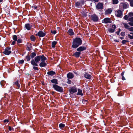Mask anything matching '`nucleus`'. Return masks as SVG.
Masks as SVG:
<instances>
[{"label":"nucleus","mask_w":133,"mask_h":133,"mask_svg":"<svg viewBox=\"0 0 133 133\" xmlns=\"http://www.w3.org/2000/svg\"><path fill=\"white\" fill-rule=\"evenodd\" d=\"M82 41L80 37H76L74 38L72 41L71 47L73 49H76L81 45Z\"/></svg>","instance_id":"1"},{"label":"nucleus","mask_w":133,"mask_h":133,"mask_svg":"<svg viewBox=\"0 0 133 133\" xmlns=\"http://www.w3.org/2000/svg\"><path fill=\"white\" fill-rule=\"evenodd\" d=\"M41 59V61H46L47 58L43 55H39L35 57L34 59V61L38 63Z\"/></svg>","instance_id":"2"},{"label":"nucleus","mask_w":133,"mask_h":133,"mask_svg":"<svg viewBox=\"0 0 133 133\" xmlns=\"http://www.w3.org/2000/svg\"><path fill=\"white\" fill-rule=\"evenodd\" d=\"M90 18L91 20L95 22H98L99 20V18L98 16L95 14H93L90 16Z\"/></svg>","instance_id":"3"},{"label":"nucleus","mask_w":133,"mask_h":133,"mask_svg":"<svg viewBox=\"0 0 133 133\" xmlns=\"http://www.w3.org/2000/svg\"><path fill=\"white\" fill-rule=\"evenodd\" d=\"M11 49V47H7L4 49V51L3 53L5 55H9L11 53V51L10 50Z\"/></svg>","instance_id":"4"},{"label":"nucleus","mask_w":133,"mask_h":133,"mask_svg":"<svg viewBox=\"0 0 133 133\" xmlns=\"http://www.w3.org/2000/svg\"><path fill=\"white\" fill-rule=\"evenodd\" d=\"M53 87L55 90L58 91H63V88L56 84L53 85Z\"/></svg>","instance_id":"5"},{"label":"nucleus","mask_w":133,"mask_h":133,"mask_svg":"<svg viewBox=\"0 0 133 133\" xmlns=\"http://www.w3.org/2000/svg\"><path fill=\"white\" fill-rule=\"evenodd\" d=\"M77 90H78V91H82V90L76 88L75 86H74L71 88L69 91H77Z\"/></svg>","instance_id":"6"},{"label":"nucleus","mask_w":133,"mask_h":133,"mask_svg":"<svg viewBox=\"0 0 133 133\" xmlns=\"http://www.w3.org/2000/svg\"><path fill=\"white\" fill-rule=\"evenodd\" d=\"M102 23L107 24L111 23L112 21L110 18L107 17L104 18L103 20L102 21Z\"/></svg>","instance_id":"7"},{"label":"nucleus","mask_w":133,"mask_h":133,"mask_svg":"<svg viewBox=\"0 0 133 133\" xmlns=\"http://www.w3.org/2000/svg\"><path fill=\"white\" fill-rule=\"evenodd\" d=\"M36 36H38L40 37H43L44 36L46 35V33L42 31H39L37 34H36Z\"/></svg>","instance_id":"8"},{"label":"nucleus","mask_w":133,"mask_h":133,"mask_svg":"<svg viewBox=\"0 0 133 133\" xmlns=\"http://www.w3.org/2000/svg\"><path fill=\"white\" fill-rule=\"evenodd\" d=\"M115 15L116 17H120L122 15V12L121 10H118L115 12Z\"/></svg>","instance_id":"9"},{"label":"nucleus","mask_w":133,"mask_h":133,"mask_svg":"<svg viewBox=\"0 0 133 133\" xmlns=\"http://www.w3.org/2000/svg\"><path fill=\"white\" fill-rule=\"evenodd\" d=\"M87 49V47L85 46H80L76 49L77 51L81 52Z\"/></svg>","instance_id":"10"},{"label":"nucleus","mask_w":133,"mask_h":133,"mask_svg":"<svg viewBox=\"0 0 133 133\" xmlns=\"http://www.w3.org/2000/svg\"><path fill=\"white\" fill-rule=\"evenodd\" d=\"M96 8L98 9H101V10L103 9V4L99 2L98 3L97 5H96Z\"/></svg>","instance_id":"11"},{"label":"nucleus","mask_w":133,"mask_h":133,"mask_svg":"<svg viewBox=\"0 0 133 133\" xmlns=\"http://www.w3.org/2000/svg\"><path fill=\"white\" fill-rule=\"evenodd\" d=\"M81 54V52L79 51H76L73 54L72 56L76 58H77L79 57L80 55Z\"/></svg>","instance_id":"12"},{"label":"nucleus","mask_w":133,"mask_h":133,"mask_svg":"<svg viewBox=\"0 0 133 133\" xmlns=\"http://www.w3.org/2000/svg\"><path fill=\"white\" fill-rule=\"evenodd\" d=\"M112 10L111 8H109L105 10V15L110 14L112 11Z\"/></svg>","instance_id":"13"},{"label":"nucleus","mask_w":133,"mask_h":133,"mask_svg":"<svg viewBox=\"0 0 133 133\" xmlns=\"http://www.w3.org/2000/svg\"><path fill=\"white\" fill-rule=\"evenodd\" d=\"M84 76L85 78L88 79H90L92 77V76L88 73L85 72L84 75Z\"/></svg>","instance_id":"14"},{"label":"nucleus","mask_w":133,"mask_h":133,"mask_svg":"<svg viewBox=\"0 0 133 133\" xmlns=\"http://www.w3.org/2000/svg\"><path fill=\"white\" fill-rule=\"evenodd\" d=\"M76 92H69V94L70 95V97L72 98L76 97L77 96V94L75 93Z\"/></svg>","instance_id":"15"},{"label":"nucleus","mask_w":133,"mask_h":133,"mask_svg":"<svg viewBox=\"0 0 133 133\" xmlns=\"http://www.w3.org/2000/svg\"><path fill=\"white\" fill-rule=\"evenodd\" d=\"M67 76L68 79H71L74 77V75L72 73L69 72L67 74Z\"/></svg>","instance_id":"16"},{"label":"nucleus","mask_w":133,"mask_h":133,"mask_svg":"<svg viewBox=\"0 0 133 133\" xmlns=\"http://www.w3.org/2000/svg\"><path fill=\"white\" fill-rule=\"evenodd\" d=\"M25 26L27 30H30L31 28L32 25H31L29 23H27L25 24Z\"/></svg>","instance_id":"17"},{"label":"nucleus","mask_w":133,"mask_h":133,"mask_svg":"<svg viewBox=\"0 0 133 133\" xmlns=\"http://www.w3.org/2000/svg\"><path fill=\"white\" fill-rule=\"evenodd\" d=\"M47 74L49 75L52 76L56 74V72L53 71H48L47 72Z\"/></svg>","instance_id":"18"},{"label":"nucleus","mask_w":133,"mask_h":133,"mask_svg":"<svg viewBox=\"0 0 133 133\" xmlns=\"http://www.w3.org/2000/svg\"><path fill=\"white\" fill-rule=\"evenodd\" d=\"M45 61H42L41 63L39 64V65L41 67H44L47 65L46 63L44 62Z\"/></svg>","instance_id":"19"},{"label":"nucleus","mask_w":133,"mask_h":133,"mask_svg":"<svg viewBox=\"0 0 133 133\" xmlns=\"http://www.w3.org/2000/svg\"><path fill=\"white\" fill-rule=\"evenodd\" d=\"M68 32L69 33V35L70 36L74 35H75L74 33L73 30L71 29H69L68 31Z\"/></svg>","instance_id":"20"},{"label":"nucleus","mask_w":133,"mask_h":133,"mask_svg":"<svg viewBox=\"0 0 133 133\" xmlns=\"http://www.w3.org/2000/svg\"><path fill=\"white\" fill-rule=\"evenodd\" d=\"M31 64L33 66H38V65L37 64V63H36L34 61V59H32L31 61Z\"/></svg>","instance_id":"21"},{"label":"nucleus","mask_w":133,"mask_h":133,"mask_svg":"<svg viewBox=\"0 0 133 133\" xmlns=\"http://www.w3.org/2000/svg\"><path fill=\"white\" fill-rule=\"evenodd\" d=\"M51 81L52 83L55 84L56 85L58 84V80L56 78H54L51 80Z\"/></svg>","instance_id":"22"},{"label":"nucleus","mask_w":133,"mask_h":133,"mask_svg":"<svg viewBox=\"0 0 133 133\" xmlns=\"http://www.w3.org/2000/svg\"><path fill=\"white\" fill-rule=\"evenodd\" d=\"M75 6L77 8L81 7H82V5L79 2H76L75 3Z\"/></svg>","instance_id":"23"},{"label":"nucleus","mask_w":133,"mask_h":133,"mask_svg":"<svg viewBox=\"0 0 133 133\" xmlns=\"http://www.w3.org/2000/svg\"><path fill=\"white\" fill-rule=\"evenodd\" d=\"M30 39L31 41L34 42L36 40V38L34 35H32L30 36Z\"/></svg>","instance_id":"24"},{"label":"nucleus","mask_w":133,"mask_h":133,"mask_svg":"<svg viewBox=\"0 0 133 133\" xmlns=\"http://www.w3.org/2000/svg\"><path fill=\"white\" fill-rule=\"evenodd\" d=\"M14 84H15L16 85L17 87V89H19L20 88V85L19 83V81H17L15 82Z\"/></svg>","instance_id":"25"},{"label":"nucleus","mask_w":133,"mask_h":133,"mask_svg":"<svg viewBox=\"0 0 133 133\" xmlns=\"http://www.w3.org/2000/svg\"><path fill=\"white\" fill-rule=\"evenodd\" d=\"M57 43V42L56 41H54L52 43L51 47L52 48H55V46Z\"/></svg>","instance_id":"26"},{"label":"nucleus","mask_w":133,"mask_h":133,"mask_svg":"<svg viewBox=\"0 0 133 133\" xmlns=\"http://www.w3.org/2000/svg\"><path fill=\"white\" fill-rule=\"evenodd\" d=\"M31 59V57L30 55L28 54L25 57V59L28 62Z\"/></svg>","instance_id":"27"},{"label":"nucleus","mask_w":133,"mask_h":133,"mask_svg":"<svg viewBox=\"0 0 133 133\" xmlns=\"http://www.w3.org/2000/svg\"><path fill=\"white\" fill-rule=\"evenodd\" d=\"M8 93H5V96L4 97H6V96H8L9 98L10 97H11L12 96L10 95L12 93V92H8Z\"/></svg>","instance_id":"28"},{"label":"nucleus","mask_w":133,"mask_h":133,"mask_svg":"<svg viewBox=\"0 0 133 133\" xmlns=\"http://www.w3.org/2000/svg\"><path fill=\"white\" fill-rule=\"evenodd\" d=\"M128 3H124L123 4V7L124 9H126L128 7Z\"/></svg>","instance_id":"29"},{"label":"nucleus","mask_w":133,"mask_h":133,"mask_svg":"<svg viewBox=\"0 0 133 133\" xmlns=\"http://www.w3.org/2000/svg\"><path fill=\"white\" fill-rule=\"evenodd\" d=\"M5 11L8 14L10 13V10L9 7H7V5L6 6V7H5Z\"/></svg>","instance_id":"30"},{"label":"nucleus","mask_w":133,"mask_h":133,"mask_svg":"<svg viewBox=\"0 0 133 133\" xmlns=\"http://www.w3.org/2000/svg\"><path fill=\"white\" fill-rule=\"evenodd\" d=\"M5 83L6 82L4 80L1 81L0 82V84L4 88L5 87V86H4V85L5 84Z\"/></svg>","instance_id":"31"},{"label":"nucleus","mask_w":133,"mask_h":133,"mask_svg":"<svg viewBox=\"0 0 133 133\" xmlns=\"http://www.w3.org/2000/svg\"><path fill=\"white\" fill-rule=\"evenodd\" d=\"M36 55V53L35 52H33L31 53L30 55V57L33 59Z\"/></svg>","instance_id":"32"},{"label":"nucleus","mask_w":133,"mask_h":133,"mask_svg":"<svg viewBox=\"0 0 133 133\" xmlns=\"http://www.w3.org/2000/svg\"><path fill=\"white\" fill-rule=\"evenodd\" d=\"M65 125L63 123H61L59 124V128L62 130L65 127Z\"/></svg>","instance_id":"33"},{"label":"nucleus","mask_w":133,"mask_h":133,"mask_svg":"<svg viewBox=\"0 0 133 133\" xmlns=\"http://www.w3.org/2000/svg\"><path fill=\"white\" fill-rule=\"evenodd\" d=\"M108 31L110 33H113L115 32V29L111 28H109Z\"/></svg>","instance_id":"34"},{"label":"nucleus","mask_w":133,"mask_h":133,"mask_svg":"<svg viewBox=\"0 0 133 133\" xmlns=\"http://www.w3.org/2000/svg\"><path fill=\"white\" fill-rule=\"evenodd\" d=\"M30 45H27V48L26 49L27 50H28L29 51H30L31 50V48L32 47V46H29Z\"/></svg>","instance_id":"35"},{"label":"nucleus","mask_w":133,"mask_h":133,"mask_svg":"<svg viewBox=\"0 0 133 133\" xmlns=\"http://www.w3.org/2000/svg\"><path fill=\"white\" fill-rule=\"evenodd\" d=\"M123 25L125 29H128L129 30V28H129V26L127 24L124 23Z\"/></svg>","instance_id":"36"},{"label":"nucleus","mask_w":133,"mask_h":133,"mask_svg":"<svg viewBox=\"0 0 133 133\" xmlns=\"http://www.w3.org/2000/svg\"><path fill=\"white\" fill-rule=\"evenodd\" d=\"M17 36L16 35L13 36V39L14 41H17Z\"/></svg>","instance_id":"37"},{"label":"nucleus","mask_w":133,"mask_h":133,"mask_svg":"<svg viewBox=\"0 0 133 133\" xmlns=\"http://www.w3.org/2000/svg\"><path fill=\"white\" fill-rule=\"evenodd\" d=\"M124 94L123 93V92H119L118 93V96H122Z\"/></svg>","instance_id":"38"},{"label":"nucleus","mask_w":133,"mask_h":133,"mask_svg":"<svg viewBox=\"0 0 133 133\" xmlns=\"http://www.w3.org/2000/svg\"><path fill=\"white\" fill-rule=\"evenodd\" d=\"M118 2V0H113L112 3L113 4H117Z\"/></svg>","instance_id":"39"},{"label":"nucleus","mask_w":133,"mask_h":133,"mask_svg":"<svg viewBox=\"0 0 133 133\" xmlns=\"http://www.w3.org/2000/svg\"><path fill=\"white\" fill-rule=\"evenodd\" d=\"M24 62V61L23 59L19 60L18 62V63L19 64H23Z\"/></svg>","instance_id":"40"},{"label":"nucleus","mask_w":133,"mask_h":133,"mask_svg":"<svg viewBox=\"0 0 133 133\" xmlns=\"http://www.w3.org/2000/svg\"><path fill=\"white\" fill-rule=\"evenodd\" d=\"M17 43H22V39H18L17 41Z\"/></svg>","instance_id":"41"},{"label":"nucleus","mask_w":133,"mask_h":133,"mask_svg":"<svg viewBox=\"0 0 133 133\" xmlns=\"http://www.w3.org/2000/svg\"><path fill=\"white\" fill-rule=\"evenodd\" d=\"M123 37H124L125 36V32H122L120 34Z\"/></svg>","instance_id":"42"},{"label":"nucleus","mask_w":133,"mask_h":133,"mask_svg":"<svg viewBox=\"0 0 133 133\" xmlns=\"http://www.w3.org/2000/svg\"><path fill=\"white\" fill-rule=\"evenodd\" d=\"M9 130L10 131H14V128L12 127H11V126L9 127Z\"/></svg>","instance_id":"43"},{"label":"nucleus","mask_w":133,"mask_h":133,"mask_svg":"<svg viewBox=\"0 0 133 133\" xmlns=\"http://www.w3.org/2000/svg\"><path fill=\"white\" fill-rule=\"evenodd\" d=\"M88 102V101L87 100H85L84 99H83L82 100V102L83 104L86 103L87 104V103Z\"/></svg>","instance_id":"44"},{"label":"nucleus","mask_w":133,"mask_h":133,"mask_svg":"<svg viewBox=\"0 0 133 133\" xmlns=\"http://www.w3.org/2000/svg\"><path fill=\"white\" fill-rule=\"evenodd\" d=\"M33 69H34L35 70H39L38 68L37 67L35 66H33Z\"/></svg>","instance_id":"45"},{"label":"nucleus","mask_w":133,"mask_h":133,"mask_svg":"<svg viewBox=\"0 0 133 133\" xmlns=\"http://www.w3.org/2000/svg\"><path fill=\"white\" fill-rule=\"evenodd\" d=\"M82 92H78L77 94H76V95H81V96H82L83 95V94L82 93Z\"/></svg>","instance_id":"46"},{"label":"nucleus","mask_w":133,"mask_h":133,"mask_svg":"<svg viewBox=\"0 0 133 133\" xmlns=\"http://www.w3.org/2000/svg\"><path fill=\"white\" fill-rule=\"evenodd\" d=\"M128 20L129 21L133 22V17L129 18Z\"/></svg>","instance_id":"47"},{"label":"nucleus","mask_w":133,"mask_h":133,"mask_svg":"<svg viewBox=\"0 0 133 133\" xmlns=\"http://www.w3.org/2000/svg\"><path fill=\"white\" fill-rule=\"evenodd\" d=\"M129 16H128L127 15H125L124 16V18L125 20H127Z\"/></svg>","instance_id":"48"},{"label":"nucleus","mask_w":133,"mask_h":133,"mask_svg":"<svg viewBox=\"0 0 133 133\" xmlns=\"http://www.w3.org/2000/svg\"><path fill=\"white\" fill-rule=\"evenodd\" d=\"M129 37L131 39H133V35L131 36L130 34H128V35Z\"/></svg>","instance_id":"49"},{"label":"nucleus","mask_w":133,"mask_h":133,"mask_svg":"<svg viewBox=\"0 0 133 133\" xmlns=\"http://www.w3.org/2000/svg\"><path fill=\"white\" fill-rule=\"evenodd\" d=\"M51 32L52 34H55L56 33V30H51L50 31Z\"/></svg>","instance_id":"50"},{"label":"nucleus","mask_w":133,"mask_h":133,"mask_svg":"<svg viewBox=\"0 0 133 133\" xmlns=\"http://www.w3.org/2000/svg\"><path fill=\"white\" fill-rule=\"evenodd\" d=\"M130 5L131 7H133V0L129 2Z\"/></svg>","instance_id":"51"},{"label":"nucleus","mask_w":133,"mask_h":133,"mask_svg":"<svg viewBox=\"0 0 133 133\" xmlns=\"http://www.w3.org/2000/svg\"><path fill=\"white\" fill-rule=\"evenodd\" d=\"M129 16L130 17L133 16V12H130L128 14Z\"/></svg>","instance_id":"52"},{"label":"nucleus","mask_w":133,"mask_h":133,"mask_svg":"<svg viewBox=\"0 0 133 133\" xmlns=\"http://www.w3.org/2000/svg\"><path fill=\"white\" fill-rule=\"evenodd\" d=\"M79 2H80L81 4L82 5V4L83 5L84 4V1L83 0H82L80 1Z\"/></svg>","instance_id":"53"},{"label":"nucleus","mask_w":133,"mask_h":133,"mask_svg":"<svg viewBox=\"0 0 133 133\" xmlns=\"http://www.w3.org/2000/svg\"><path fill=\"white\" fill-rule=\"evenodd\" d=\"M67 83L69 84H70L71 83V81L69 79H68V81L67 82Z\"/></svg>","instance_id":"54"},{"label":"nucleus","mask_w":133,"mask_h":133,"mask_svg":"<svg viewBox=\"0 0 133 133\" xmlns=\"http://www.w3.org/2000/svg\"><path fill=\"white\" fill-rule=\"evenodd\" d=\"M3 122L5 123L6 122L8 123L9 122V121L8 119H6L4 120Z\"/></svg>","instance_id":"55"},{"label":"nucleus","mask_w":133,"mask_h":133,"mask_svg":"<svg viewBox=\"0 0 133 133\" xmlns=\"http://www.w3.org/2000/svg\"><path fill=\"white\" fill-rule=\"evenodd\" d=\"M129 30L130 31L133 32V27H131L129 28Z\"/></svg>","instance_id":"56"},{"label":"nucleus","mask_w":133,"mask_h":133,"mask_svg":"<svg viewBox=\"0 0 133 133\" xmlns=\"http://www.w3.org/2000/svg\"><path fill=\"white\" fill-rule=\"evenodd\" d=\"M128 24L131 26H133V22H130L128 23Z\"/></svg>","instance_id":"57"},{"label":"nucleus","mask_w":133,"mask_h":133,"mask_svg":"<svg viewBox=\"0 0 133 133\" xmlns=\"http://www.w3.org/2000/svg\"><path fill=\"white\" fill-rule=\"evenodd\" d=\"M112 27L114 29H116V25H114V24L112 25Z\"/></svg>","instance_id":"58"},{"label":"nucleus","mask_w":133,"mask_h":133,"mask_svg":"<svg viewBox=\"0 0 133 133\" xmlns=\"http://www.w3.org/2000/svg\"><path fill=\"white\" fill-rule=\"evenodd\" d=\"M82 14L85 17L87 16V15L85 12H83Z\"/></svg>","instance_id":"59"},{"label":"nucleus","mask_w":133,"mask_h":133,"mask_svg":"<svg viewBox=\"0 0 133 133\" xmlns=\"http://www.w3.org/2000/svg\"><path fill=\"white\" fill-rule=\"evenodd\" d=\"M126 43L125 40H123L122 41V43L123 44H125Z\"/></svg>","instance_id":"60"},{"label":"nucleus","mask_w":133,"mask_h":133,"mask_svg":"<svg viewBox=\"0 0 133 133\" xmlns=\"http://www.w3.org/2000/svg\"><path fill=\"white\" fill-rule=\"evenodd\" d=\"M16 41H14L12 43V44L13 45H14L15 43V42Z\"/></svg>","instance_id":"61"},{"label":"nucleus","mask_w":133,"mask_h":133,"mask_svg":"<svg viewBox=\"0 0 133 133\" xmlns=\"http://www.w3.org/2000/svg\"><path fill=\"white\" fill-rule=\"evenodd\" d=\"M73 72L74 73V74H75L76 75H78V73L76 72V71H73Z\"/></svg>","instance_id":"62"},{"label":"nucleus","mask_w":133,"mask_h":133,"mask_svg":"<svg viewBox=\"0 0 133 133\" xmlns=\"http://www.w3.org/2000/svg\"><path fill=\"white\" fill-rule=\"evenodd\" d=\"M118 35H119V33L120 32H119V31H117L116 33Z\"/></svg>","instance_id":"63"},{"label":"nucleus","mask_w":133,"mask_h":133,"mask_svg":"<svg viewBox=\"0 0 133 133\" xmlns=\"http://www.w3.org/2000/svg\"><path fill=\"white\" fill-rule=\"evenodd\" d=\"M125 72L124 71H123L122 72V73L121 74V75L122 76H124V73Z\"/></svg>","instance_id":"64"}]
</instances>
